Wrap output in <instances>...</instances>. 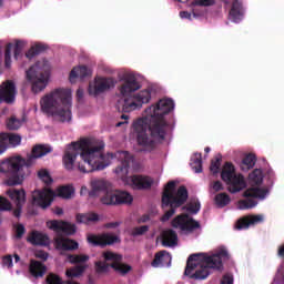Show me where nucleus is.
<instances>
[{"instance_id": "f257e3e1", "label": "nucleus", "mask_w": 284, "mask_h": 284, "mask_svg": "<svg viewBox=\"0 0 284 284\" xmlns=\"http://www.w3.org/2000/svg\"><path fill=\"white\" fill-rule=\"evenodd\" d=\"M105 144L102 141L92 139H81L67 146L63 163L67 170H72L75 165L80 172H94L105 170L116 159L121 164L114 170L116 176L126 185L134 190H148L152 187L154 181L150 176L132 175L128 176L130 168L134 166V156L128 151H118L114 154H103Z\"/></svg>"}, {"instance_id": "f03ea898", "label": "nucleus", "mask_w": 284, "mask_h": 284, "mask_svg": "<svg viewBox=\"0 0 284 284\" xmlns=\"http://www.w3.org/2000/svg\"><path fill=\"white\" fill-rule=\"evenodd\" d=\"M174 110V100L163 98L144 110L143 116L133 122L139 145L152 150L156 141H163L168 132L165 115Z\"/></svg>"}, {"instance_id": "7ed1b4c3", "label": "nucleus", "mask_w": 284, "mask_h": 284, "mask_svg": "<svg viewBox=\"0 0 284 284\" xmlns=\"http://www.w3.org/2000/svg\"><path fill=\"white\" fill-rule=\"evenodd\" d=\"M122 87L120 89L121 99L118 101V106L122 112H134L141 110L143 105L150 103L159 93L156 84H148L141 90L143 83V75L141 73H123ZM138 93L132 94L133 92Z\"/></svg>"}, {"instance_id": "20e7f679", "label": "nucleus", "mask_w": 284, "mask_h": 284, "mask_svg": "<svg viewBox=\"0 0 284 284\" xmlns=\"http://www.w3.org/2000/svg\"><path fill=\"white\" fill-rule=\"evenodd\" d=\"M40 110L53 121L70 123L72 121V90L58 88L40 100Z\"/></svg>"}, {"instance_id": "39448f33", "label": "nucleus", "mask_w": 284, "mask_h": 284, "mask_svg": "<svg viewBox=\"0 0 284 284\" xmlns=\"http://www.w3.org/2000/svg\"><path fill=\"white\" fill-rule=\"evenodd\" d=\"M50 152H52V148L49 145L38 144L32 149L27 160L17 155L2 161L0 163V172L7 175V185H21L26 178L23 168L34 165L37 159H41V156H45V154H50Z\"/></svg>"}, {"instance_id": "423d86ee", "label": "nucleus", "mask_w": 284, "mask_h": 284, "mask_svg": "<svg viewBox=\"0 0 284 284\" xmlns=\"http://www.w3.org/2000/svg\"><path fill=\"white\" fill-rule=\"evenodd\" d=\"M227 258L230 255L225 247H220L213 255L193 254L187 260L184 274L190 278L204 281L210 276V270H221L223 261H227Z\"/></svg>"}, {"instance_id": "0eeeda50", "label": "nucleus", "mask_w": 284, "mask_h": 284, "mask_svg": "<svg viewBox=\"0 0 284 284\" xmlns=\"http://www.w3.org/2000/svg\"><path fill=\"white\" fill-rule=\"evenodd\" d=\"M89 196H101L103 205H130L134 197L128 191H119L112 187V183L104 179H93L90 182Z\"/></svg>"}, {"instance_id": "6e6552de", "label": "nucleus", "mask_w": 284, "mask_h": 284, "mask_svg": "<svg viewBox=\"0 0 284 284\" xmlns=\"http://www.w3.org/2000/svg\"><path fill=\"white\" fill-rule=\"evenodd\" d=\"M248 183L251 187H248L243 194V196L246 199L239 201L237 210H252V207H256V205H258L256 199L263 201L267 197V194H270V190L266 187H261V183H263L262 170L255 169L252 173H250Z\"/></svg>"}, {"instance_id": "1a4fd4ad", "label": "nucleus", "mask_w": 284, "mask_h": 284, "mask_svg": "<svg viewBox=\"0 0 284 284\" xmlns=\"http://www.w3.org/2000/svg\"><path fill=\"white\" fill-rule=\"evenodd\" d=\"M175 187L176 183L174 181H170L164 187L162 207L165 210V213L161 217L163 223H165V221H170V219L174 216L176 207H181V205L187 201V189H185V186H180L176 191Z\"/></svg>"}, {"instance_id": "9d476101", "label": "nucleus", "mask_w": 284, "mask_h": 284, "mask_svg": "<svg viewBox=\"0 0 284 284\" xmlns=\"http://www.w3.org/2000/svg\"><path fill=\"white\" fill-rule=\"evenodd\" d=\"M49 230H53L58 235L55 237V247L58 250H77L79 248V243L74 240L64 237L61 234H74L77 232V226L74 224L63 222V221H49L47 222Z\"/></svg>"}, {"instance_id": "9b49d317", "label": "nucleus", "mask_w": 284, "mask_h": 284, "mask_svg": "<svg viewBox=\"0 0 284 284\" xmlns=\"http://www.w3.org/2000/svg\"><path fill=\"white\" fill-rule=\"evenodd\" d=\"M54 196H60L61 199H72V196H74V186H59L55 192L50 189L36 190L32 193L33 205H38L39 207L45 210V207H50V205H52Z\"/></svg>"}, {"instance_id": "f8f14e48", "label": "nucleus", "mask_w": 284, "mask_h": 284, "mask_svg": "<svg viewBox=\"0 0 284 284\" xmlns=\"http://www.w3.org/2000/svg\"><path fill=\"white\" fill-rule=\"evenodd\" d=\"M104 262H97L95 263V270L99 272V274H103L112 267L115 270V272H119L120 274H128L132 267L130 265H125L121 263L123 261V256L112 253L110 251H106L103 253Z\"/></svg>"}, {"instance_id": "ddd939ff", "label": "nucleus", "mask_w": 284, "mask_h": 284, "mask_svg": "<svg viewBox=\"0 0 284 284\" xmlns=\"http://www.w3.org/2000/svg\"><path fill=\"white\" fill-rule=\"evenodd\" d=\"M222 180L227 183L229 192L236 194L241 190H245V179L241 174H236L234 165L230 162L225 163L221 173Z\"/></svg>"}, {"instance_id": "4468645a", "label": "nucleus", "mask_w": 284, "mask_h": 284, "mask_svg": "<svg viewBox=\"0 0 284 284\" xmlns=\"http://www.w3.org/2000/svg\"><path fill=\"white\" fill-rule=\"evenodd\" d=\"M52 79V75L50 72H28L27 73V81L31 85L32 92L34 94H39V92H43L45 88H48V84L50 83V80Z\"/></svg>"}, {"instance_id": "2eb2a0df", "label": "nucleus", "mask_w": 284, "mask_h": 284, "mask_svg": "<svg viewBox=\"0 0 284 284\" xmlns=\"http://www.w3.org/2000/svg\"><path fill=\"white\" fill-rule=\"evenodd\" d=\"M114 85H116V80L113 78L97 77L94 81L89 84V94L98 97V94H103V92L112 90Z\"/></svg>"}, {"instance_id": "dca6fc26", "label": "nucleus", "mask_w": 284, "mask_h": 284, "mask_svg": "<svg viewBox=\"0 0 284 284\" xmlns=\"http://www.w3.org/2000/svg\"><path fill=\"white\" fill-rule=\"evenodd\" d=\"M90 245L105 247V245H114V243H121V237L114 233L102 234H89L87 237Z\"/></svg>"}, {"instance_id": "f3484780", "label": "nucleus", "mask_w": 284, "mask_h": 284, "mask_svg": "<svg viewBox=\"0 0 284 284\" xmlns=\"http://www.w3.org/2000/svg\"><path fill=\"white\" fill-rule=\"evenodd\" d=\"M17 99V84L12 80H7L0 84V105L1 103H14Z\"/></svg>"}, {"instance_id": "a211bd4d", "label": "nucleus", "mask_w": 284, "mask_h": 284, "mask_svg": "<svg viewBox=\"0 0 284 284\" xmlns=\"http://www.w3.org/2000/svg\"><path fill=\"white\" fill-rule=\"evenodd\" d=\"M172 226L176 230H181L182 232H192L193 230H199L201 224L190 217V215L181 214L172 221Z\"/></svg>"}, {"instance_id": "6ab92c4d", "label": "nucleus", "mask_w": 284, "mask_h": 284, "mask_svg": "<svg viewBox=\"0 0 284 284\" xmlns=\"http://www.w3.org/2000/svg\"><path fill=\"white\" fill-rule=\"evenodd\" d=\"M69 263H79V265L67 270V276L69 278H77V276H81L83 272H85V263L90 257L88 255H68Z\"/></svg>"}, {"instance_id": "aec40b11", "label": "nucleus", "mask_w": 284, "mask_h": 284, "mask_svg": "<svg viewBox=\"0 0 284 284\" xmlns=\"http://www.w3.org/2000/svg\"><path fill=\"white\" fill-rule=\"evenodd\" d=\"M7 194L17 206V210L13 212L14 216H21V207L26 203V191L23 189H10L7 191Z\"/></svg>"}, {"instance_id": "412c9836", "label": "nucleus", "mask_w": 284, "mask_h": 284, "mask_svg": "<svg viewBox=\"0 0 284 284\" xmlns=\"http://www.w3.org/2000/svg\"><path fill=\"white\" fill-rule=\"evenodd\" d=\"M244 16L245 9H243V2L234 0L229 12V19L233 21V23H241V21H243Z\"/></svg>"}, {"instance_id": "4be33fe9", "label": "nucleus", "mask_w": 284, "mask_h": 284, "mask_svg": "<svg viewBox=\"0 0 284 284\" xmlns=\"http://www.w3.org/2000/svg\"><path fill=\"white\" fill-rule=\"evenodd\" d=\"M77 223H81L82 225H95L101 221V215L94 212L88 213H79L75 216Z\"/></svg>"}, {"instance_id": "5701e85b", "label": "nucleus", "mask_w": 284, "mask_h": 284, "mask_svg": "<svg viewBox=\"0 0 284 284\" xmlns=\"http://www.w3.org/2000/svg\"><path fill=\"white\" fill-rule=\"evenodd\" d=\"M161 236L164 247H176L179 245V235L172 229L164 230Z\"/></svg>"}, {"instance_id": "b1692460", "label": "nucleus", "mask_w": 284, "mask_h": 284, "mask_svg": "<svg viewBox=\"0 0 284 284\" xmlns=\"http://www.w3.org/2000/svg\"><path fill=\"white\" fill-rule=\"evenodd\" d=\"M263 215H248L239 220L236 224V230H247L251 225H257V223H263Z\"/></svg>"}, {"instance_id": "393cba45", "label": "nucleus", "mask_w": 284, "mask_h": 284, "mask_svg": "<svg viewBox=\"0 0 284 284\" xmlns=\"http://www.w3.org/2000/svg\"><path fill=\"white\" fill-rule=\"evenodd\" d=\"M172 265V255L168 251H161L155 254L152 267H170Z\"/></svg>"}, {"instance_id": "a878e982", "label": "nucleus", "mask_w": 284, "mask_h": 284, "mask_svg": "<svg viewBox=\"0 0 284 284\" xmlns=\"http://www.w3.org/2000/svg\"><path fill=\"white\" fill-rule=\"evenodd\" d=\"M0 138L2 139L6 150H8V148H17L18 145H21V135L19 134L1 133Z\"/></svg>"}, {"instance_id": "bb28decb", "label": "nucleus", "mask_w": 284, "mask_h": 284, "mask_svg": "<svg viewBox=\"0 0 284 284\" xmlns=\"http://www.w3.org/2000/svg\"><path fill=\"white\" fill-rule=\"evenodd\" d=\"M28 241L32 245H48V243H50L48 235L45 233H41L38 231L31 232V234L28 237Z\"/></svg>"}, {"instance_id": "cd10ccee", "label": "nucleus", "mask_w": 284, "mask_h": 284, "mask_svg": "<svg viewBox=\"0 0 284 284\" xmlns=\"http://www.w3.org/2000/svg\"><path fill=\"white\" fill-rule=\"evenodd\" d=\"M48 50V45L41 42L33 44L27 52V59H34V57H39V54H43Z\"/></svg>"}, {"instance_id": "c85d7f7f", "label": "nucleus", "mask_w": 284, "mask_h": 284, "mask_svg": "<svg viewBox=\"0 0 284 284\" xmlns=\"http://www.w3.org/2000/svg\"><path fill=\"white\" fill-rule=\"evenodd\" d=\"M92 79L91 72H71L69 75L70 83H83Z\"/></svg>"}, {"instance_id": "c756f323", "label": "nucleus", "mask_w": 284, "mask_h": 284, "mask_svg": "<svg viewBox=\"0 0 284 284\" xmlns=\"http://www.w3.org/2000/svg\"><path fill=\"white\" fill-rule=\"evenodd\" d=\"M28 72H50V61L47 59L38 60Z\"/></svg>"}, {"instance_id": "7c9ffc66", "label": "nucleus", "mask_w": 284, "mask_h": 284, "mask_svg": "<svg viewBox=\"0 0 284 284\" xmlns=\"http://www.w3.org/2000/svg\"><path fill=\"white\" fill-rule=\"evenodd\" d=\"M190 165L195 174H201V172H203V161L201 153H195L192 155Z\"/></svg>"}, {"instance_id": "2f4dec72", "label": "nucleus", "mask_w": 284, "mask_h": 284, "mask_svg": "<svg viewBox=\"0 0 284 284\" xmlns=\"http://www.w3.org/2000/svg\"><path fill=\"white\" fill-rule=\"evenodd\" d=\"M29 270L32 276L36 277L43 276V274H45V265L39 261L32 260Z\"/></svg>"}, {"instance_id": "473e14b6", "label": "nucleus", "mask_w": 284, "mask_h": 284, "mask_svg": "<svg viewBox=\"0 0 284 284\" xmlns=\"http://www.w3.org/2000/svg\"><path fill=\"white\" fill-rule=\"evenodd\" d=\"M254 165H256V156L250 153L243 159L241 169L244 170V172H247V170H252Z\"/></svg>"}, {"instance_id": "72a5a7b5", "label": "nucleus", "mask_w": 284, "mask_h": 284, "mask_svg": "<svg viewBox=\"0 0 284 284\" xmlns=\"http://www.w3.org/2000/svg\"><path fill=\"white\" fill-rule=\"evenodd\" d=\"M12 48H14V44L7 43L6 50H4V65L6 68H10L12 65Z\"/></svg>"}, {"instance_id": "f704fd0d", "label": "nucleus", "mask_w": 284, "mask_h": 284, "mask_svg": "<svg viewBox=\"0 0 284 284\" xmlns=\"http://www.w3.org/2000/svg\"><path fill=\"white\" fill-rule=\"evenodd\" d=\"M215 203L219 207H225L230 203V195L226 193H220L215 196Z\"/></svg>"}, {"instance_id": "c9c22d12", "label": "nucleus", "mask_w": 284, "mask_h": 284, "mask_svg": "<svg viewBox=\"0 0 284 284\" xmlns=\"http://www.w3.org/2000/svg\"><path fill=\"white\" fill-rule=\"evenodd\" d=\"M21 125H23V122L21 120L17 119L16 116H11L7 121L8 130H19Z\"/></svg>"}, {"instance_id": "e433bc0d", "label": "nucleus", "mask_w": 284, "mask_h": 284, "mask_svg": "<svg viewBox=\"0 0 284 284\" xmlns=\"http://www.w3.org/2000/svg\"><path fill=\"white\" fill-rule=\"evenodd\" d=\"M201 211V202L194 200L186 205V212L189 214H199Z\"/></svg>"}, {"instance_id": "4c0bfd02", "label": "nucleus", "mask_w": 284, "mask_h": 284, "mask_svg": "<svg viewBox=\"0 0 284 284\" xmlns=\"http://www.w3.org/2000/svg\"><path fill=\"white\" fill-rule=\"evenodd\" d=\"M38 176L41 181H43V183H45L47 185H50V183H52V178L50 176V173L48 172V170L42 169L38 172Z\"/></svg>"}, {"instance_id": "58836bf2", "label": "nucleus", "mask_w": 284, "mask_h": 284, "mask_svg": "<svg viewBox=\"0 0 284 284\" xmlns=\"http://www.w3.org/2000/svg\"><path fill=\"white\" fill-rule=\"evenodd\" d=\"M23 48H26V42L21 40H17L14 44V59L18 60L23 52Z\"/></svg>"}, {"instance_id": "ea45409f", "label": "nucleus", "mask_w": 284, "mask_h": 284, "mask_svg": "<svg viewBox=\"0 0 284 284\" xmlns=\"http://www.w3.org/2000/svg\"><path fill=\"white\" fill-rule=\"evenodd\" d=\"M221 168V155L215 156V160L211 162L210 170L213 174H219Z\"/></svg>"}, {"instance_id": "a19ab883", "label": "nucleus", "mask_w": 284, "mask_h": 284, "mask_svg": "<svg viewBox=\"0 0 284 284\" xmlns=\"http://www.w3.org/2000/svg\"><path fill=\"white\" fill-rule=\"evenodd\" d=\"M8 210H12V204L8 199L0 196V211L8 212Z\"/></svg>"}, {"instance_id": "79ce46f5", "label": "nucleus", "mask_w": 284, "mask_h": 284, "mask_svg": "<svg viewBox=\"0 0 284 284\" xmlns=\"http://www.w3.org/2000/svg\"><path fill=\"white\" fill-rule=\"evenodd\" d=\"M216 0H194L193 6H200L201 8H210V6H214Z\"/></svg>"}, {"instance_id": "37998d69", "label": "nucleus", "mask_w": 284, "mask_h": 284, "mask_svg": "<svg viewBox=\"0 0 284 284\" xmlns=\"http://www.w3.org/2000/svg\"><path fill=\"white\" fill-rule=\"evenodd\" d=\"M148 230H150V226L148 225L136 226L133 229L132 234L133 236H143Z\"/></svg>"}, {"instance_id": "c03bdc74", "label": "nucleus", "mask_w": 284, "mask_h": 284, "mask_svg": "<svg viewBox=\"0 0 284 284\" xmlns=\"http://www.w3.org/2000/svg\"><path fill=\"white\" fill-rule=\"evenodd\" d=\"M14 230H16L17 239H21V236H23V234H26V227L22 224H16Z\"/></svg>"}, {"instance_id": "a18cd8bd", "label": "nucleus", "mask_w": 284, "mask_h": 284, "mask_svg": "<svg viewBox=\"0 0 284 284\" xmlns=\"http://www.w3.org/2000/svg\"><path fill=\"white\" fill-rule=\"evenodd\" d=\"M210 187L214 192H221V190H223V183H221V181H215V182L211 183Z\"/></svg>"}, {"instance_id": "49530a36", "label": "nucleus", "mask_w": 284, "mask_h": 284, "mask_svg": "<svg viewBox=\"0 0 284 284\" xmlns=\"http://www.w3.org/2000/svg\"><path fill=\"white\" fill-rule=\"evenodd\" d=\"M3 267H12V255H7L2 258Z\"/></svg>"}, {"instance_id": "de8ad7c7", "label": "nucleus", "mask_w": 284, "mask_h": 284, "mask_svg": "<svg viewBox=\"0 0 284 284\" xmlns=\"http://www.w3.org/2000/svg\"><path fill=\"white\" fill-rule=\"evenodd\" d=\"M221 284H234V277L232 274H225L221 281Z\"/></svg>"}, {"instance_id": "09e8293b", "label": "nucleus", "mask_w": 284, "mask_h": 284, "mask_svg": "<svg viewBox=\"0 0 284 284\" xmlns=\"http://www.w3.org/2000/svg\"><path fill=\"white\" fill-rule=\"evenodd\" d=\"M71 72H88V65L79 64L72 68Z\"/></svg>"}, {"instance_id": "8fccbe9b", "label": "nucleus", "mask_w": 284, "mask_h": 284, "mask_svg": "<svg viewBox=\"0 0 284 284\" xmlns=\"http://www.w3.org/2000/svg\"><path fill=\"white\" fill-rule=\"evenodd\" d=\"M121 119H122L123 121L118 122V123L115 124L116 128H121V125H128V120L130 119V116H129L128 114H122V115H121Z\"/></svg>"}, {"instance_id": "3c124183", "label": "nucleus", "mask_w": 284, "mask_h": 284, "mask_svg": "<svg viewBox=\"0 0 284 284\" xmlns=\"http://www.w3.org/2000/svg\"><path fill=\"white\" fill-rule=\"evenodd\" d=\"M37 258H41L42 261H48V253L43 251L36 252Z\"/></svg>"}, {"instance_id": "603ef678", "label": "nucleus", "mask_w": 284, "mask_h": 284, "mask_svg": "<svg viewBox=\"0 0 284 284\" xmlns=\"http://www.w3.org/2000/svg\"><path fill=\"white\" fill-rule=\"evenodd\" d=\"M284 283V276L282 273H278L272 284H283Z\"/></svg>"}, {"instance_id": "864d4df0", "label": "nucleus", "mask_w": 284, "mask_h": 284, "mask_svg": "<svg viewBox=\"0 0 284 284\" xmlns=\"http://www.w3.org/2000/svg\"><path fill=\"white\" fill-rule=\"evenodd\" d=\"M88 194L90 195V190L88 186H81L80 196H88Z\"/></svg>"}, {"instance_id": "5fc2aeb1", "label": "nucleus", "mask_w": 284, "mask_h": 284, "mask_svg": "<svg viewBox=\"0 0 284 284\" xmlns=\"http://www.w3.org/2000/svg\"><path fill=\"white\" fill-rule=\"evenodd\" d=\"M180 17H181V19H192V13H190L187 11H181Z\"/></svg>"}, {"instance_id": "6e6d98bb", "label": "nucleus", "mask_w": 284, "mask_h": 284, "mask_svg": "<svg viewBox=\"0 0 284 284\" xmlns=\"http://www.w3.org/2000/svg\"><path fill=\"white\" fill-rule=\"evenodd\" d=\"M148 221H150V215H143L138 220L139 223H148Z\"/></svg>"}, {"instance_id": "4d7b16f0", "label": "nucleus", "mask_w": 284, "mask_h": 284, "mask_svg": "<svg viewBox=\"0 0 284 284\" xmlns=\"http://www.w3.org/2000/svg\"><path fill=\"white\" fill-rule=\"evenodd\" d=\"M54 214H57L58 216H61V214H63V209L61 207L55 209Z\"/></svg>"}, {"instance_id": "13d9d810", "label": "nucleus", "mask_w": 284, "mask_h": 284, "mask_svg": "<svg viewBox=\"0 0 284 284\" xmlns=\"http://www.w3.org/2000/svg\"><path fill=\"white\" fill-rule=\"evenodd\" d=\"M119 222L109 223L106 227H119Z\"/></svg>"}, {"instance_id": "bf43d9fd", "label": "nucleus", "mask_w": 284, "mask_h": 284, "mask_svg": "<svg viewBox=\"0 0 284 284\" xmlns=\"http://www.w3.org/2000/svg\"><path fill=\"white\" fill-rule=\"evenodd\" d=\"M77 94H78L79 99H81V97H83V90L79 89L77 91Z\"/></svg>"}, {"instance_id": "052dcab7", "label": "nucleus", "mask_w": 284, "mask_h": 284, "mask_svg": "<svg viewBox=\"0 0 284 284\" xmlns=\"http://www.w3.org/2000/svg\"><path fill=\"white\" fill-rule=\"evenodd\" d=\"M103 72H112V69L110 67H103Z\"/></svg>"}, {"instance_id": "680f3d73", "label": "nucleus", "mask_w": 284, "mask_h": 284, "mask_svg": "<svg viewBox=\"0 0 284 284\" xmlns=\"http://www.w3.org/2000/svg\"><path fill=\"white\" fill-rule=\"evenodd\" d=\"M19 261H21V257H19V255H14V263H19Z\"/></svg>"}, {"instance_id": "e2e57ef3", "label": "nucleus", "mask_w": 284, "mask_h": 284, "mask_svg": "<svg viewBox=\"0 0 284 284\" xmlns=\"http://www.w3.org/2000/svg\"><path fill=\"white\" fill-rule=\"evenodd\" d=\"M180 3H187L189 0H178Z\"/></svg>"}, {"instance_id": "0e129e2a", "label": "nucleus", "mask_w": 284, "mask_h": 284, "mask_svg": "<svg viewBox=\"0 0 284 284\" xmlns=\"http://www.w3.org/2000/svg\"><path fill=\"white\" fill-rule=\"evenodd\" d=\"M204 152H206V154L210 152V148H205Z\"/></svg>"}, {"instance_id": "69168bd1", "label": "nucleus", "mask_w": 284, "mask_h": 284, "mask_svg": "<svg viewBox=\"0 0 284 284\" xmlns=\"http://www.w3.org/2000/svg\"><path fill=\"white\" fill-rule=\"evenodd\" d=\"M0 6H3V0H0Z\"/></svg>"}]
</instances>
